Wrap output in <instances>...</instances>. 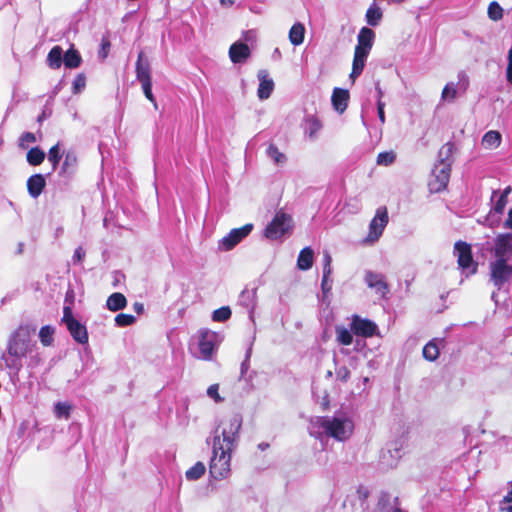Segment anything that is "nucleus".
<instances>
[{"instance_id":"1","label":"nucleus","mask_w":512,"mask_h":512,"mask_svg":"<svg viewBox=\"0 0 512 512\" xmlns=\"http://www.w3.org/2000/svg\"><path fill=\"white\" fill-rule=\"evenodd\" d=\"M242 417L232 414L220 421L214 430L209 472L213 479L222 480L230 475L231 455L239 440Z\"/></svg>"},{"instance_id":"2","label":"nucleus","mask_w":512,"mask_h":512,"mask_svg":"<svg viewBox=\"0 0 512 512\" xmlns=\"http://www.w3.org/2000/svg\"><path fill=\"white\" fill-rule=\"evenodd\" d=\"M353 430V421L343 414L314 417L309 426L311 436L318 439L323 436L331 437L340 442L349 439Z\"/></svg>"},{"instance_id":"3","label":"nucleus","mask_w":512,"mask_h":512,"mask_svg":"<svg viewBox=\"0 0 512 512\" xmlns=\"http://www.w3.org/2000/svg\"><path fill=\"white\" fill-rule=\"evenodd\" d=\"M37 349L35 342H32L28 327H19L8 339L7 351L12 356L26 357Z\"/></svg>"},{"instance_id":"4","label":"nucleus","mask_w":512,"mask_h":512,"mask_svg":"<svg viewBox=\"0 0 512 512\" xmlns=\"http://www.w3.org/2000/svg\"><path fill=\"white\" fill-rule=\"evenodd\" d=\"M375 34H358V43L355 47L352 72L350 78L354 81L363 71L365 61L374 44Z\"/></svg>"},{"instance_id":"5","label":"nucleus","mask_w":512,"mask_h":512,"mask_svg":"<svg viewBox=\"0 0 512 512\" xmlns=\"http://www.w3.org/2000/svg\"><path fill=\"white\" fill-rule=\"evenodd\" d=\"M292 228V217L282 210H279L276 212L271 222L267 225L264 231V235L270 240H278L281 239L284 235L289 234L292 231Z\"/></svg>"},{"instance_id":"6","label":"nucleus","mask_w":512,"mask_h":512,"mask_svg":"<svg viewBox=\"0 0 512 512\" xmlns=\"http://www.w3.org/2000/svg\"><path fill=\"white\" fill-rule=\"evenodd\" d=\"M62 323L65 324L72 338L79 344L88 343V332L82 323H80L74 316L70 306H64Z\"/></svg>"},{"instance_id":"7","label":"nucleus","mask_w":512,"mask_h":512,"mask_svg":"<svg viewBox=\"0 0 512 512\" xmlns=\"http://www.w3.org/2000/svg\"><path fill=\"white\" fill-rule=\"evenodd\" d=\"M490 281L501 290L512 277V265L509 261L492 259L489 263Z\"/></svg>"},{"instance_id":"8","label":"nucleus","mask_w":512,"mask_h":512,"mask_svg":"<svg viewBox=\"0 0 512 512\" xmlns=\"http://www.w3.org/2000/svg\"><path fill=\"white\" fill-rule=\"evenodd\" d=\"M222 341V336L217 332L209 329H201L199 331V351L200 358L210 360L218 345Z\"/></svg>"},{"instance_id":"9","label":"nucleus","mask_w":512,"mask_h":512,"mask_svg":"<svg viewBox=\"0 0 512 512\" xmlns=\"http://www.w3.org/2000/svg\"><path fill=\"white\" fill-rule=\"evenodd\" d=\"M492 259L512 261V233H499L490 248Z\"/></svg>"},{"instance_id":"10","label":"nucleus","mask_w":512,"mask_h":512,"mask_svg":"<svg viewBox=\"0 0 512 512\" xmlns=\"http://www.w3.org/2000/svg\"><path fill=\"white\" fill-rule=\"evenodd\" d=\"M450 162H438L432 171L428 186L430 192L438 193L447 187L450 179Z\"/></svg>"},{"instance_id":"11","label":"nucleus","mask_w":512,"mask_h":512,"mask_svg":"<svg viewBox=\"0 0 512 512\" xmlns=\"http://www.w3.org/2000/svg\"><path fill=\"white\" fill-rule=\"evenodd\" d=\"M389 221L386 207H379L375 216L369 224V232L364 240L365 243L373 244L382 236L385 227Z\"/></svg>"},{"instance_id":"12","label":"nucleus","mask_w":512,"mask_h":512,"mask_svg":"<svg viewBox=\"0 0 512 512\" xmlns=\"http://www.w3.org/2000/svg\"><path fill=\"white\" fill-rule=\"evenodd\" d=\"M454 254L457 257L459 267L470 269L469 273L474 274L477 271V264L472 257L471 246L463 241H458L454 245Z\"/></svg>"},{"instance_id":"13","label":"nucleus","mask_w":512,"mask_h":512,"mask_svg":"<svg viewBox=\"0 0 512 512\" xmlns=\"http://www.w3.org/2000/svg\"><path fill=\"white\" fill-rule=\"evenodd\" d=\"M252 228V224H246L241 228L232 229L228 235L222 238L220 241V247L225 251L231 250L243 238L249 235V233L252 231Z\"/></svg>"},{"instance_id":"14","label":"nucleus","mask_w":512,"mask_h":512,"mask_svg":"<svg viewBox=\"0 0 512 512\" xmlns=\"http://www.w3.org/2000/svg\"><path fill=\"white\" fill-rule=\"evenodd\" d=\"M351 330L362 337H372L377 332V325L368 319L361 318L360 316H353L351 322Z\"/></svg>"},{"instance_id":"15","label":"nucleus","mask_w":512,"mask_h":512,"mask_svg":"<svg viewBox=\"0 0 512 512\" xmlns=\"http://www.w3.org/2000/svg\"><path fill=\"white\" fill-rule=\"evenodd\" d=\"M364 279L367 286L374 289L377 294H380L381 296H385L387 294L388 285L382 274L367 271Z\"/></svg>"},{"instance_id":"16","label":"nucleus","mask_w":512,"mask_h":512,"mask_svg":"<svg viewBox=\"0 0 512 512\" xmlns=\"http://www.w3.org/2000/svg\"><path fill=\"white\" fill-rule=\"evenodd\" d=\"M257 76L259 80L257 95L261 100L268 99L274 90V81L266 70H260Z\"/></svg>"},{"instance_id":"17","label":"nucleus","mask_w":512,"mask_h":512,"mask_svg":"<svg viewBox=\"0 0 512 512\" xmlns=\"http://www.w3.org/2000/svg\"><path fill=\"white\" fill-rule=\"evenodd\" d=\"M250 56V48L243 42H235L229 49V57L233 63H242Z\"/></svg>"},{"instance_id":"18","label":"nucleus","mask_w":512,"mask_h":512,"mask_svg":"<svg viewBox=\"0 0 512 512\" xmlns=\"http://www.w3.org/2000/svg\"><path fill=\"white\" fill-rule=\"evenodd\" d=\"M136 77L139 82L151 81V67L149 60L140 52L136 62Z\"/></svg>"},{"instance_id":"19","label":"nucleus","mask_w":512,"mask_h":512,"mask_svg":"<svg viewBox=\"0 0 512 512\" xmlns=\"http://www.w3.org/2000/svg\"><path fill=\"white\" fill-rule=\"evenodd\" d=\"M333 108L340 114H342L346 109L349 101V92L348 90L335 88L331 97Z\"/></svg>"},{"instance_id":"20","label":"nucleus","mask_w":512,"mask_h":512,"mask_svg":"<svg viewBox=\"0 0 512 512\" xmlns=\"http://www.w3.org/2000/svg\"><path fill=\"white\" fill-rule=\"evenodd\" d=\"M491 201L493 202V206L489 212L487 221H489L490 227H494L495 225H497L499 223V217H497V218H494V217H495V215H501L504 212L505 207L508 202V199L498 195L496 197V199L491 200Z\"/></svg>"},{"instance_id":"21","label":"nucleus","mask_w":512,"mask_h":512,"mask_svg":"<svg viewBox=\"0 0 512 512\" xmlns=\"http://www.w3.org/2000/svg\"><path fill=\"white\" fill-rule=\"evenodd\" d=\"M0 359L4 362L5 367L9 370L10 375L18 376L19 372L23 367L21 356H12L6 351L0 357Z\"/></svg>"},{"instance_id":"22","label":"nucleus","mask_w":512,"mask_h":512,"mask_svg":"<svg viewBox=\"0 0 512 512\" xmlns=\"http://www.w3.org/2000/svg\"><path fill=\"white\" fill-rule=\"evenodd\" d=\"M45 187V178L42 174H35L29 177L27 180V189L29 195L33 198H37L42 193Z\"/></svg>"},{"instance_id":"23","label":"nucleus","mask_w":512,"mask_h":512,"mask_svg":"<svg viewBox=\"0 0 512 512\" xmlns=\"http://www.w3.org/2000/svg\"><path fill=\"white\" fill-rule=\"evenodd\" d=\"M265 154L267 158L278 167H282L287 163V156L273 143L268 144Z\"/></svg>"},{"instance_id":"24","label":"nucleus","mask_w":512,"mask_h":512,"mask_svg":"<svg viewBox=\"0 0 512 512\" xmlns=\"http://www.w3.org/2000/svg\"><path fill=\"white\" fill-rule=\"evenodd\" d=\"M314 252L310 247H305L299 253L297 267L300 270H308L313 265Z\"/></svg>"},{"instance_id":"25","label":"nucleus","mask_w":512,"mask_h":512,"mask_svg":"<svg viewBox=\"0 0 512 512\" xmlns=\"http://www.w3.org/2000/svg\"><path fill=\"white\" fill-rule=\"evenodd\" d=\"M127 305L126 297L119 292L111 294L106 302V306L110 311H118L125 308Z\"/></svg>"},{"instance_id":"26","label":"nucleus","mask_w":512,"mask_h":512,"mask_svg":"<svg viewBox=\"0 0 512 512\" xmlns=\"http://www.w3.org/2000/svg\"><path fill=\"white\" fill-rule=\"evenodd\" d=\"M501 134L498 131L490 130L482 138V145L485 149H496L501 144Z\"/></svg>"},{"instance_id":"27","label":"nucleus","mask_w":512,"mask_h":512,"mask_svg":"<svg viewBox=\"0 0 512 512\" xmlns=\"http://www.w3.org/2000/svg\"><path fill=\"white\" fill-rule=\"evenodd\" d=\"M81 61L82 59L79 52L73 48L67 50L63 55V63L66 68L75 69L80 66Z\"/></svg>"},{"instance_id":"28","label":"nucleus","mask_w":512,"mask_h":512,"mask_svg":"<svg viewBox=\"0 0 512 512\" xmlns=\"http://www.w3.org/2000/svg\"><path fill=\"white\" fill-rule=\"evenodd\" d=\"M47 62L50 68L58 69L63 62V50L60 46H54L47 56Z\"/></svg>"},{"instance_id":"29","label":"nucleus","mask_w":512,"mask_h":512,"mask_svg":"<svg viewBox=\"0 0 512 512\" xmlns=\"http://www.w3.org/2000/svg\"><path fill=\"white\" fill-rule=\"evenodd\" d=\"M206 471V467L203 462L198 461L191 468L185 472V477L189 481H195L200 479Z\"/></svg>"},{"instance_id":"30","label":"nucleus","mask_w":512,"mask_h":512,"mask_svg":"<svg viewBox=\"0 0 512 512\" xmlns=\"http://www.w3.org/2000/svg\"><path fill=\"white\" fill-rule=\"evenodd\" d=\"M45 152L39 147H33L27 152V162L32 166L40 165L45 159Z\"/></svg>"},{"instance_id":"31","label":"nucleus","mask_w":512,"mask_h":512,"mask_svg":"<svg viewBox=\"0 0 512 512\" xmlns=\"http://www.w3.org/2000/svg\"><path fill=\"white\" fill-rule=\"evenodd\" d=\"M382 18V11L380 7L374 2L366 12L367 23L371 26H376Z\"/></svg>"},{"instance_id":"32","label":"nucleus","mask_w":512,"mask_h":512,"mask_svg":"<svg viewBox=\"0 0 512 512\" xmlns=\"http://www.w3.org/2000/svg\"><path fill=\"white\" fill-rule=\"evenodd\" d=\"M55 328L46 325L43 326L39 331V339L43 346H51L54 342Z\"/></svg>"},{"instance_id":"33","label":"nucleus","mask_w":512,"mask_h":512,"mask_svg":"<svg viewBox=\"0 0 512 512\" xmlns=\"http://www.w3.org/2000/svg\"><path fill=\"white\" fill-rule=\"evenodd\" d=\"M76 164H77L76 155L73 152L66 153L60 173L61 174L72 173L76 167Z\"/></svg>"},{"instance_id":"34","label":"nucleus","mask_w":512,"mask_h":512,"mask_svg":"<svg viewBox=\"0 0 512 512\" xmlns=\"http://www.w3.org/2000/svg\"><path fill=\"white\" fill-rule=\"evenodd\" d=\"M439 356V348L434 341H430L423 348V357L428 361H434Z\"/></svg>"},{"instance_id":"35","label":"nucleus","mask_w":512,"mask_h":512,"mask_svg":"<svg viewBox=\"0 0 512 512\" xmlns=\"http://www.w3.org/2000/svg\"><path fill=\"white\" fill-rule=\"evenodd\" d=\"M336 339L342 345H350L353 341V336L345 327H336Z\"/></svg>"},{"instance_id":"36","label":"nucleus","mask_w":512,"mask_h":512,"mask_svg":"<svg viewBox=\"0 0 512 512\" xmlns=\"http://www.w3.org/2000/svg\"><path fill=\"white\" fill-rule=\"evenodd\" d=\"M488 17L493 21H498L503 17V8L497 1H492L487 9Z\"/></svg>"},{"instance_id":"37","label":"nucleus","mask_w":512,"mask_h":512,"mask_svg":"<svg viewBox=\"0 0 512 512\" xmlns=\"http://www.w3.org/2000/svg\"><path fill=\"white\" fill-rule=\"evenodd\" d=\"M231 317V309L228 306H223L216 309L212 313V319L215 322H225Z\"/></svg>"},{"instance_id":"38","label":"nucleus","mask_w":512,"mask_h":512,"mask_svg":"<svg viewBox=\"0 0 512 512\" xmlns=\"http://www.w3.org/2000/svg\"><path fill=\"white\" fill-rule=\"evenodd\" d=\"M60 145L59 143L52 146L48 152V161L52 164V169L55 170L60 162Z\"/></svg>"},{"instance_id":"39","label":"nucleus","mask_w":512,"mask_h":512,"mask_svg":"<svg viewBox=\"0 0 512 512\" xmlns=\"http://www.w3.org/2000/svg\"><path fill=\"white\" fill-rule=\"evenodd\" d=\"M454 146L451 143L444 144L440 150H439V162H450V165L452 164V153H453Z\"/></svg>"},{"instance_id":"40","label":"nucleus","mask_w":512,"mask_h":512,"mask_svg":"<svg viewBox=\"0 0 512 512\" xmlns=\"http://www.w3.org/2000/svg\"><path fill=\"white\" fill-rule=\"evenodd\" d=\"M396 159V154L393 151H385L381 152L377 156V164L381 166H389L391 165Z\"/></svg>"},{"instance_id":"41","label":"nucleus","mask_w":512,"mask_h":512,"mask_svg":"<svg viewBox=\"0 0 512 512\" xmlns=\"http://www.w3.org/2000/svg\"><path fill=\"white\" fill-rule=\"evenodd\" d=\"M71 406L65 402H57L54 406V413L57 418L68 419L70 416Z\"/></svg>"},{"instance_id":"42","label":"nucleus","mask_w":512,"mask_h":512,"mask_svg":"<svg viewBox=\"0 0 512 512\" xmlns=\"http://www.w3.org/2000/svg\"><path fill=\"white\" fill-rule=\"evenodd\" d=\"M86 86V77L84 74L80 73L78 74L73 83H72V92L73 94H79L81 93Z\"/></svg>"},{"instance_id":"43","label":"nucleus","mask_w":512,"mask_h":512,"mask_svg":"<svg viewBox=\"0 0 512 512\" xmlns=\"http://www.w3.org/2000/svg\"><path fill=\"white\" fill-rule=\"evenodd\" d=\"M457 90L454 83H448L442 91L444 101H453L456 98Z\"/></svg>"},{"instance_id":"44","label":"nucleus","mask_w":512,"mask_h":512,"mask_svg":"<svg viewBox=\"0 0 512 512\" xmlns=\"http://www.w3.org/2000/svg\"><path fill=\"white\" fill-rule=\"evenodd\" d=\"M136 318L131 314H118L115 317V323L120 327H125L133 324Z\"/></svg>"},{"instance_id":"45","label":"nucleus","mask_w":512,"mask_h":512,"mask_svg":"<svg viewBox=\"0 0 512 512\" xmlns=\"http://www.w3.org/2000/svg\"><path fill=\"white\" fill-rule=\"evenodd\" d=\"M140 83L142 85L145 97L154 104L155 108H157V103L152 93V81H145Z\"/></svg>"},{"instance_id":"46","label":"nucleus","mask_w":512,"mask_h":512,"mask_svg":"<svg viewBox=\"0 0 512 512\" xmlns=\"http://www.w3.org/2000/svg\"><path fill=\"white\" fill-rule=\"evenodd\" d=\"M399 458L400 451L398 449H395V455H392L390 450L387 453L382 454L383 462L386 463L388 466H394L396 464L397 459Z\"/></svg>"},{"instance_id":"47","label":"nucleus","mask_w":512,"mask_h":512,"mask_svg":"<svg viewBox=\"0 0 512 512\" xmlns=\"http://www.w3.org/2000/svg\"><path fill=\"white\" fill-rule=\"evenodd\" d=\"M331 263H332L331 255L327 251H324V253H323V274H325V276H330L332 273Z\"/></svg>"},{"instance_id":"48","label":"nucleus","mask_w":512,"mask_h":512,"mask_svg":"<svg viewBox=\"0 0 512 512\" xmlns=\"http://www.w3.org/2000/svg\"><path fill=\"white\" fill-rule=\"evenodd\" d=\"M336 378L342 382H347L350 378V371L346 366H340L335 369Z\"/></svg>"},{"instance_id":"49","label":"nucleus","mask_w":512,"mask_h":512,"mask_svg":"<svg viewBox=\"0 0 512 512\" xmlns=\"http://www.w3.org/2000/svg\"><path fill=\"white\" fill-rule=\"evenodd\" d=\"M29 355V361H28V367L30 368H36L38 367L39 365L42 364L43 362V358L41 356V354L39 352H35L34 351L31 353V354H28Z\"/></svg>"},{"instance_id":"50","label":"nucleus","mask_w":512,"mask_h":512,"mask_svg":"<svg viewBox=\"0 0 512 512\" xmlns=\"http://www.w3.org/2000/svg\"><path fill=\"white\" fill-rule=\"evenodd\" d=\"M219 385L212 384L207 389V395L212 398L216 403L222 402L223 398L218 393Z\"/></svg>"},{"instance_id":"51","label":"nucleus","mask_w":512,"mask_h":512,"mask_svg":"<svg viewBox=\"0 0 512 512\" xmlns=\"http://www.w3.org/2000/svg\"><path fill=\"white\" fill-rule=\"evenodd\" d=\"M36 142V136L31 132L24 133L20 138V147L26 148L28 144Z\"/></svg>"},{"instance_id":"52","label":"nucleus","mask_w":512,"mask_h":512,"mask_svg":"<svg viewBox=\"0 0 512 512\" xmlns=\"http://www.w3.org/2000/svg\"><path fill=\"white\" fill-rule=\"evenodd\" d=\"M308 123H309V136L313 137L321 129V123L315 118L309 119Z\"/></svg>"},{"instance_id":"53","label":"nucleus","mask_w":512,"mask_h":512,"mask_svg":"<svg viewBox=\"0 0 512 512\" xmlns=\"http://www.w3.org/2000/svg\"><path fill=\"white\" fill-rule=\"evenodd\" d=\"M110 48V42L107 39H103L101 43V49L99 50V57L105 59L108 55Z\"/></svg>"},{"instance_id":"54","label":"nucleus","mask_w":512,"mask_h":512,"mask_svg":"<svg viewBox=\"0 0 512 512\" xmlns=\"http://www.w3.org/2000/svg\"><path fill=\"white\" fill-rule=\"evenodd\" d=\"M289 40L294 46H298L304 41V34H289Z\"/></svg>"},{"instance_id":"55","label":"nucleus","mask_w":512,"mask_h":512,"mask_svg":"<svg viewBox=\"0 0 512 512\" xmlns=\"http://www.w3.org/2000/svg\"><path fill=\"white\" fill-rule=\"evenodd\" d=\"M511 191H512V189H511V187H510V186L506 187V188H505L503 191H501V192H500V191L495 190V191H493V192H492L491 200L496 199V197H497L498 195H500V196H502V197H504V198L508 199V195L511 193Z\"/></svg>"},{"instance_id":"56","label":"nucleus","mask_w":512,"mask_h":512,"mask_svg":"<svg viewBox=\"0 0 512 512\" xmlns=\"http://www.w3.org/2000/svg\"><path fill=\"white\" fill-rule=\"evenodd\" d=\"M385 104L381 100L377 102V112L380 122L383 124L385 122V113H384Z\"/></svg>"},{"instance_id":"57","label":"nucleus","mask_w":512,"mask_h":512,"mask_svg":"<svg viewBox=\"0 0 512 512\" xmlns=\"http://www.w3.org/2000/svg\"><path fill=\"white\" fill-rule=\"evenodd\" d=\"M85 257V251L82 249V247H78L73 255V261L74 263L78 262L80 263Z\"/></svg>"},{"instance_id":"58","label":"nucleus","mask_w":512,"mask_h":512,"mask_svg":"<svg viewBox=\"0 0 512 512\" xmlns=\"http://www.w3.org/2000/svg\"><path fill=\"white\" fill-rule=\"evenodd\" d=\"M321 287L324 294L328 293L331 290L332 285L329 282V276H325V274H323Z\"/></svg>"},{"instance_id":"59","label":"nucleus","mask_w":512,"mask_h":512,"mask_svg":"<svg viewBox=\"0 0 512 512\" xmlns=\"http://www.w3.org/2000/svg\"><path fill=\"white\" fill-rule=\"evenodd\" d=\"M357 29V27L353 26L351 24V21L348 19L346 20V23L345 24H342L341 25V31L340 32H348V33H351V32H355Z\"/></svg>"},{"instance_id":"60","label":"nucleus","mask_w":512,"mask_h":512,"mask_svg":"<svg viewBox=\"0 0 512 512\" xmlns=\"http://www.w3.org/2000/svg\"><path fill=\"white\" fill-rule=\"evenodd\" d=\"M288 32H305V26L300 22H296L291 26Z\"/></svg>"},{"instance_id":"61","label":"nucleus","mask_w":512,"mask_h":512,"mask_svg":"<svg viewBox=\"0 0 512 512\" xmlns=\"http://www.w3.org/2000/svg\"><path fill=\"white\" fill-rule=\"evenodd\" d=\"M503 228L512 230V208L508 211V216L503 223Z\"/></svg>"},{"instance_id":"62","label":"nucleus","mask_w":512,"mask_h":512,"mask_svg":"<svg viewBox=\"0 0 512 512\" xmlns=\"http://www.w3.org/2000/svg\"><path fill=\"white\" fill-rule=\"evenodd\" d=\"M249 357H250V350L247 352L246 354V359L245 361L241 364V374L243 375L247 369H248V361H249Z\"/></svg>"},{"instance_id":"63","label":"nucleus","mask_w":512,"mask_h":512,"mask_svg":"<svg viewBox=\"0 0 512 512\" xmlns=\"http://www.w3.org/2000/svg\"><path fill=\"white\" fill-rule=\"evenodd\" d=\"M133 308L138 314H141L144 310L143 304L139 302L134 303Z\"/></svg>"},{"instance_id":"64","label":"nucleus","mask_w":512,"mask_h":512,"mask_svg":"<svg viewBox=\"0 0 512 512\" xmlns=\"http://www.w3.org/2000/svg\"><path fill=\"white\" fill-rule=\"evenodd\" d=\"M503 504H506V503L502 501L501 506H500L501 511L512 512V505L503 506Z\"/></svg>"}]
</instances>
